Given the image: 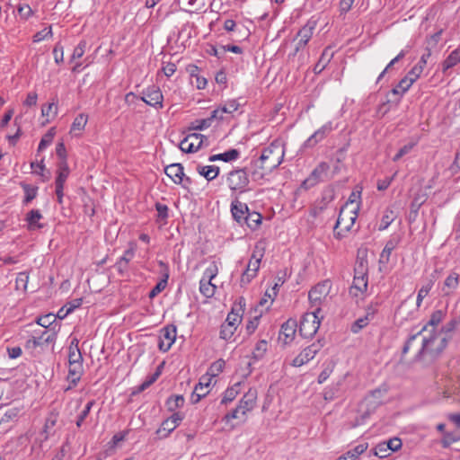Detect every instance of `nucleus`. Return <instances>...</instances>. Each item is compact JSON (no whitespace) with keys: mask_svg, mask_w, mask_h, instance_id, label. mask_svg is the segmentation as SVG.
<instances>
[{"mask_svg":"<svg viewBox=\"0 0 460 460\" xmlns=\"http://www.w3.org/2000/svg\"><path fill=\"white\" fill-rule=\"evenodd\" d=\"M28 279L29 276L26 272L18 273L15 279L16 289L26 290Z\"/></svg>","mask_w":460,"mask_h":460,"instance_id":"69168bd1","label":"nucleus"},{"mask_svg":"<svg viewBox=\"0 0 460 460\" xmlns=\"http://www.w3.org/2000/svg\"><path fill=\"white\" fill-rule=\"evenodd\" d=\"M69 365L83 364V356L80 349L75 350V348H68Z\"/></svg>","mask_w":460,"mask_h":460,"instance_id":"864d4df0","label":"nucleus"},{"mask_svg":"<svg viewBox=\"0 0 460 460\" xmlns=\"http://www.w3.org/2000/svg\"><path fill=\"white\" fill-rule=\"evenodd\" d=\"M330 169L326 162H321L310 173V175L302 182L301 187L308 190L323 181V175L326 174Z\"/></svg>","mask_w":460,"mask_h":460,"instance_id":"ddd939ff","label":"nucleus"},{"mask_svg":"<svg viewBox=\"0 0 460 460\" xmlns=\"http://www.w3.org/2000/svg\"><path fill=\"white\" fill-rule=\"evenodd\" d=\"M268 349V342L265 340L259 341L252 351V358L255 360L261 359Z\"/></svg>","mask_w":460,"mask_h":460,"instance_id":"79ce46f5","label":"nucleus"},{"mask_svg":"<svg viewBox=\"0 0 460 460\" xmlns=\"http://www.w3.org/2000/svg\"><path fill=\"white\" fill-rule=\"evenodd\" d=\"M197 171L201 176L210 181L218 176L220 169L216 165H198Z\"/></svg>","mask_w":460,"mask_h":460,"instance_id":"c85d7f7f","label":"nucleus"},{"mask_svg":"<svg viewBox=\"0 0 460 460\" xmlns=\"http://www.w3.org/2000/svg\"><path fill=\"white\" fill-rule=\"evenodd\" d=\"M262 216L259 212L248 210L243 224L250 229L256 230L261 224Z\"/></svg>","mask_w":460,"mask_h":460,"instance_id":"7c9ffc66","label":"nucleus"},{"mask_svg":"<svg viewBox=\"0 0 460 460\" xmlns=\"http://www.w3.org/2000/svg\"><path fill=\"white\" fill-rule=\"evenodd\" d=\"M176 428L177 427L173 424L172 420L167 418L162 422L160 428L156 430V434H158L161 438H167Z\"/></svg>","mask_w":460,"mask_h":460,"instance_id":"58836bf2","label":"nucleus"},{"mask_svg":"<svg viewBox=\"0 0 460 460\" xmlns=\"http://www.w3.org/2000/svg\"><path fill=\"white\" fill-rule=\"evenodd\" d=\"M240 103L238 102L237 100H230L228 102H226V104L222 107H220L221 109V114L222 113H233L235 111L238 110V108L240 107Z\"/></svg>","mask_w":460,"mask_h":460,"instance_id":"e2e57ef3","label":"nucleus"},{"mask_svg":"<svg viewBox=\"0 0 460 460\" xmlns=\"http://www.w3.org/2000/svg\"><path fill=\"white\" fill-rule=\"evenodd\" d=\"M94 404H95L94 400H91L85 404L84 410L79 413V415L77 417V420L75 422L77 428H80L83 425L84 421L88 417V415Z\"/></svg>","mask_w":460,"mask_h":460,"instance_id":"09e8293b","label":"nucleus"},{"mask_svg":"<svg viewBox=\"0 0 460 460\" xmlns=\"http://www.w3.org/2000/svg\"><path fill=\"white\" fill-rule=\"evenodd\" d=\"M411 81L407 78H402L399 83L391 90V93L397 96L396 101L399 102L401 97L410 89Z\"/></svg>","mask_w":460,"mask_h":460,"instance_id":"f704fd0d","label":"nucleus"},{"mask_svg":"<svg viewBox=\"0 0 460 460\" xmlns=\"http://www.w3.org/2000/svg\"><path fill=\"white\" fill-rule=\"evenodd\" d=\"M460 63V46L453 50L449 56L443 62V71H447L449 68L456 66Z\"/></svg>","mask_w":460,"mask_h":460,"instance_id":"c9c22d12","label":"nucleus"},{"mask_svg":"<svg viewBox=\"0 0 460 460\" xmlns=\"http://www.w3.org/2000/svg\"><path fill=\"white\" fill-rule=\"evenodd\" d=\"M87 120H88V117L85 114L81 113V114L77 115L71 125L70 132L73 133L75 131L84 130V128L87 123Z\"/></svg>","mask_w":460,"mask_h":460,"instance_id":"37998d69","label":"nucleus"},{"mask_svg":"<svg viewBox=\"0 0 460 460\" xmlns=\"http://www.w3.org/2000/svg\"><path fill=\"white\" fill-rule=\"evenodd\" d=\"M57 316L53 314H48L46 315H42L37 318L36 323L46 328V329H51L52 324L56 322Z\"/></svg>","mask_w":460,"mask_h":460,"instance_id":"8fccbe9b","label":"nucleus"},{"mask_svg":"<svg viewBox=\"0 0 460 460\" xmlns=\"http://www.w3.org/2000/svg\"><path fill=\"white\" fill-rule=\"evenodd\" d=\"M235 330L236 328L233 327V325L224 323L220 329V338L226 341L229 340L234 335Z\"/></svg>","mask_w":460,"mask_h":460,"instance_id":"0e129e2a","label":"nucleus"},{"mask_svg":"<svg viewBox=\"0 0 460 460\" xmlns=\"http://www.w3.org/2000/svg\"><path fill=\"white\" fill-rule=\"evenodd\" d=\"M245 305V301L243 297L239 298V309H235L234 307L232 311L227 314L225 323L233 325V327L236 328L237 325L242 321V314L240 312H243V306Z\"/></svg>","mask_w":460,"mask_h":460,"instance_id":"5701e85b","label":"nucleus"},{"mask_svg":"<svg viewBox=\"0 0 460 460\" xmlns=\"http://www.w3.org/2000/svg\"><path fill=\"white\" fill-rule=\"evenodd\" d=\"M141 101L156 109L163 108L164 96L159 87L152 86L142 92Z\"/></svg>","mask_w":460,"mask_h":460,"instance_id":"4468645a","label":"nucleus"},{"mask_svg":"<svg viewBox=\"0 0 460 460\" xmlns=\"http://www.w3.org/2000/svg\"><path fill=\"white\" fill-rule=\"evenodd\" d=\"M460 325V314H454L451 319L442 326L440 330V333H443L444 336L451 335L456 331V329Z\"/></svg>","mask_w":460,"mask_h":460,"instance_id":"473e14b6","label":"nucleus"},{"mask_svg":"<svg viewBox=\"0 0 460 460\" xmlns=\"http://www.w3.org/2000/svg\"><path fill=\"white\" fill-rule=\"evenodd\" d=\"M316 26L317 20L314 19V17H311L307 22L298 31L294 40H300L308 43L314 34Z\"/></svg>","mask_w":460,"mask_h":460,"instance_id":"6ab92c4d","label":"nucleus"},{"mask_svg":"<svg viewBox=\"0 0 460 460\" xmlns=\"http://www.w3.org/2000/svg\"><path fill=\"white\" fill-rule=\"evenodd\" d=\"M21 187L22 188L24 193H25V196H24V199L22 200V203L23 205H28L29 203H31L37 196V191H38V187L36 186H31L28 183H25V182H21L20 183Z\"/></svg>","mask_w":460,"mask_h":460,"instance_id":"e433bc0d","label":"nucleus"},{"mask_svg":"<svg viewBox=\"0 0 460 460\" xmlns=\"http://www.w3.org/2000/svg\"><path fill=\"white\" fill-rule=\"evenodd\" d=\"M320 313L321 308L317 307L314 312L303 314L299 324V333L302 337L308 339L315 335L321 325Z\"/></svg>","mask_w":460,"mask_h":460,"instance_id":"20e7f679","label":"nucleus"},{"mask_svg":"<svg viewBox=\"0 0 460 460\" xmlns=\"http://www.w3.org/2000/svg\"><path fill=\"white\" fill-rule=\"evenodd\" d=\"M328 292L327 283H319L309 291L308 298L313 305H318Z\"/></svg>","mask_w":460,"mask_h":460,"instance_id":"aec40b11","label":"nucleus"},{"mask_svg":"<svg viewBox=\"0 0 460 460\" xmlns=\"http://www.w3.org/2000/svg\"><path fill=\"white\" fill-rule=\"evenodd\" d=\"M257 391L255 389H249L244 394L243 398L239 402V409L242 410V416H245L248 411H251L256 404Z\"/></svg>","mask_w":460,"mask_h":460,"instance_id":"f3484780","label":"nucleus"},{"mask_svg":"<svg viewBox=\"0 0 460 460\" xmlns=\"http://www.w3.org/2000/svg\"><path fill=\"white\" fill-rule=\"evenodd\" d=\"M226 362L223 359H218L215 362H213L208 370V376L211 377H216L218 376L221 372H223L225 367Z\"/></svg>","mask_w":460,"mask_h":460,"instance_id":"3c124183","label":"nucleus"},{"mask_svg":"<svg viewBox=\"0 0 460 460\" xmlns=\"http://www.w3.org/2000/svg\"><path fill=\"white\" fill-rule=\"evenodd\" d=\"M394 220V211L386 209L384 216L382 217L380 226L378 229L380 231L385 230Z\"/></svg>","mask_w":460,"mask_h":460,"instance_id":"5fc2aeb1","label":"nucleus"},{"mask_svg":"<svg viewBox=\"0 0 460 460\" xmlns=\"http://www.w3.org/2000/svg\"><path fill=\"white\" fill-rule=\"evenodd\" d=\"M332 58L333 52L331 50V47H326L323 49L318 62L315 64L314 67V73L315 75L321 74L325 69V67L330 63Z\"/></svg>","mask_w":460,"mask_h":460,"instance_id":"393cba45","label":"nucleus"},{"mask_svg":"<svg viewBox=\"0 0 460 460\" xmlns=\"http://www.w3.org/2000/svg\"><path fill=\"white\" fill-rule=\"evenodd\" d=\"M354 276L368 277V263L366 256L358 255L354 267Z\"/></svg>","mask_w":460,"mask_h":460,"instance_id":"2f4dec72","label":"nucleus"},{"mask_svg":"<svg viewBox=\"0 0 460 460\" xmlns=\"http://www.w3.org/2000/svg\"><path fill=\"white\" fill-rule=\"evenodd\" d=\"M394 248L395 243H394V241L389 240L380 254L379 263H387L390 260V255Z\"/></svg>","mask_w":460,"mask_h":460,"instance_id":"49530a36","label":"nucleus"},{"mask_svg":"<svg viewBox=\"0 0 460 460\" xmlns=\"http://www.w3.org/2000/svg\"><path fill=\"white\" fill-rule=\"evenodd\" d=\"M424 203V199L420 197H415L410 206V212L408 215L409 223H412L416 220L418 212L421 205Z\"/></svg>","mask_w":460,"mask_h":460,"instance_id":"ea45409f","label":"nucleus"},{"mask_svg":"<svg viewBox=\"0 0 460 460\" xmlns=\"http://www.w3.org/2000/svg\"><path fill=\"white\" fill-rule=\"evenodd\" d=\"M240 156V152L237 149L231 148L225 153L213 155L208 157L209 162L223 161L226 163L234 161Z\"/></svg>","mask_w":460,"mask_h":460,"instance_id":"cd10ccee","label":"nucleus"},{"mask_svg":"<svg viewBox=\"0 0 460 460\" xmlns=\"http://www.w3.org/2000/svg\"><path fill=\"white\" fill-rule=\"evenodd\" d=\"M177 327L174 324H168L161 330L159 337L158 348L160 350L166 352L176 340Z\"/></svg>","mask_w":460,"mask_h":460,"instance_id":"f8f14e48","label":"nucleus"},{"mask_svg":"<svg viewBox=\"0 0 460 460\" xmlns=\"http://www.w3.org/2000/svg\"><path fill=\"white\" fill-rule=\"evenodd\" d=\"M385 442V447H387L389 451H392V452H395V451L399 450L402 445V440L396 437L390 438L389 440H386Z\"/></svg>","mask_w":460,"mask_h":460,"instance_id":"338daca9","label":"nucleus"},{"mask_svg":"<svg viewBox=\"0 0 460 460\" xmlns=\"http://www.w3.org/2000/svg\"><path fill=\"white\" fill-rule=\"evenodd\" d=\"M248 210L249 208L247 204L241 202L237 198H235L231 203L232 216L240 225H243Z\"/></svg>","mask_w":460,"mask_h":460,"instance_id":"a211bd4d","label":"nucleus"},{"mask_svg":"<svg viewBox=\"0 0 460 460\" xmlns=\"http://www.w3.org/2000/svg\"><path fill=\"white\" fill-rule=\"evenodd\" d=\"M217 274V267L213 264L204 272L203 278L199 282V291L206 297H211L214 296L217 287L212 284V279Z\"/></svg>","mask_w":460,"mask_h":460,"instance_id":"1a4fd4ad","label":"nucleus"},{"mask_svg":"<svg viewBox=\"0 0 460 460\" xmlns=\"http://www.w3.org/2000/svg\"><path fill=\"white\" fill-rule=\"evenodd\" d=\"M325 345L324 339H318L315 342L305 348L292 361L293 367H298L313 359Z\"/></svg>","mask_w":460,"mask_h":460,"instance_id":"423d86ee","label":"nucleus"},{"mask_svg":"<svg viewBox=\"0 0 460 460\" xmlns=\"http://www.w3.org/2000/svg\"><path fill=\"white\" fill-rule=\"evenodd\" d=\"M416 146V142H410V143H407L405 144L404 146H402L399 150L398 152L396 153V155L393 157V161L394 162H397L399 161L402 157H403L404 155H406L407 154H409L412 149L413 147Z\"/></svg>","mask_w":460,"mask_h":460,"instance_id":"4d7b16f0","label":"nucleus"},{"mask_svg":"<svg viewBox=\"0 0 460 460\" xmlns=\"http://www.w3.org/2000/svg\"><path fill=\"white\" fill-rule=\"evenodd\" d=\"M211 119H198L191 122L190 128L194 130H203L211 126Z\"/></svg>","mask_w":460,"mask_h":460,"instance_id":"6e6d98bb","label":"nucleus"},{"mask_svg":"<svg viewBox=\"0 0 460 460\" xmlns=\"http://www.w3.org/2000/svg\"><path fill=\"white\" fill-rule=\"evenodd\" d=\"M57 331L56 326L49 330H45L41 332L40 336H32L30 338L25 344L27 349H34L37 347L47 346L49 343H54L57 340Z\"/></svg>","mask_w":460,"mask_h":460,"instance_id":"6e6552de","label":"nucleus"},{"mask_svg":"<svg viewBox=\"0 0 460 460\" xmlns=\"http://www.w3.org/2000/svg\"><path fill=\"white\" fill-rule=\"evenodd\" d=\"M296 328V320L292 318L288 319L281 325L279 340L281 341L284 344L290 343L295 338Z\"/></svg>","mask_w":460,"mask_h":460,"instance_id":"dca6fc26","label":"nucleus"},{"mask_svg":"<svg viewBox=\"0 0 460 460\" xmlns=\"http://www.w3.org/2000/svg\"><path fill=\"white\" fill-rule=\"evenodd\" d=\"M17 11L21 18L25 20L29 19L33 14V11L29 4H19Z\"/></svg>","mask_w":460,"mask_h":460,"instance_id":"774afa93","label":"nucleus"},{"mask_svg":"<svg viewBox=\"0 0 460 460\" xmlns=\"http://www.w3.org/2000/svg\"><path fill=\"white\" fill-rule=\"evenodd\" d=\"M58 421V414L51 412L46 419L43 432L46 433L45 439L49 437V429H52Z\"/></svg>","mask_w":460,"mask_h":460,"instance_id":"052dcab7","label":"nucleus"},{"mask_svg":"<svg viewBox=\"0 0 460 460\" xmlns=\"http://www.w3.org/2000/svg\"><path fill=\"white\" fill-rule=\"evenodd\" d=\"M434 285V281L429 279L425 285H423L418 292L416 305L420 307L424 297L428 296Z\"/></svg>","mask_w":460,"mask_h":460,"instance_id":"de8ad7c7","label":"nucleus"},{"mask_svg":"<svg viewBox=\"0 0 460 460\" xmlns=\"http://www.w3.org/2000/svg\"><path fill=\"white\" fill-rule=\"evenodd\" d=\"M42 217V214L38 209H31L27 213L25 220L28 222V229L31 231L42 229L44 225L39 222Z\"/></svg>","mask_w":460,"mask_h":460,"instance_id":"bb28decb","label":"nucleus"},{"mask_svg":"<svg viewBox=\"0 0 460 460\" xmlns=\"http://www.w3.org/2000/svg\"><path fill=\"white\" fill-rule=\"evenodd\" d=\"M367 448V443H363L356 446L352 450L346 453L351 460H355L358 456L363 454Z\"/></svg>","mask_w":460,"mask_h":460,"instance_id":"680f3d73","label":"nucleus"},{"mask_svg":"<svg viewBox=\"0 0 460 460\" xmlns=\"http://www.w3.org/2000/svg\"><path fill=\"white\" fill-rule=\"evenodd\" d=\"M335 191L332 187H327L322 191L321 199L317 200L310 211V215L314 217H318L324 211L328 205L334 199Z\"/></svg>","mask_w":460,"mask_h":460,"instance_id":"9b49d317","label":"nucleus"},{"mask_svg":"<svg viewBox=\"0 0 460 460\" xmlns=\"http://www.w3.org/2000/svg\"><path fill=\"white\" fill-rule=\"evenodd\" d=\"M333 130L332 123L327 122L311 135L303 144L304 148H312L323 140Z\"/></svg>","mask_w":460,"mask_h":460,"instance_id":"2eb2a0df","label":"nucleus"},{"mask_svg":"<svg viewBox=\"0 0 460 460\" xmlns=\"http://www.w3.org/2000/svg\"><path fill=\"white\" fill-rule=\"evenodd\" d=\"M240 385V383L235 384L234 386L227 388L223 395L221 400V404H227L228 402L234 401L236 395L239 393L237 387Z\"/></svg>","mask_w":460,"mask_h":460,"instance_id":"c03bdc74","label":"nucleus"},{"mask_svg":"<svg viewBox=\"0 0 460 460\" xmlns=\"http://www.w3.org/2000/svg\"><path fill=\"white\" fill-rule=\"evenodd\" d=\"M422 71L423 66L420 65H415L404 77L410 80L411 85H412V84L420 77Z\"/></svg>","mask_w":460,"mask_h":460,"instance_id":"bf43d9fd","label":"nucleus"},{"mask_svg":"<svg viewBox=\"0 0 460 460\" xmlns=\"http://www.w3.org/2000/svg\"><path fill=\"white\" fill-rule=\"evenodd\" d=\"M184 397L182 395H171L166 400V406L168 411H175L177 409L181 408L184 404Z\"/></svg>","mask_w":460,"mask_h":460,"instance_id":"a19ab883","label":"nucleus"},{"mask_svg":"<svg viewBox=\"0 0 460 460\" xmlns=\"http://www.w3.org/2000/svg\"><path fill=\"white\" fill-rule=\"evenodd\" d=\"M358 206H354L349 211H347V206L341 208L337 222L333 227V234L336 239H342L350 231L358 217Z\"/></svg>","mask_w":460,"mask_h":460,"instance_id":"7ed1b4c3","label":"nucleus"},{"mask_svg":"<svg viewBox=\"0 0 460 460\" xmlns=\"http://www.w3.org/2000/svg\"><path fill=\"white\" fill-rule=\"evenodd\" d=\"M83 364L69 365L67 380L72 385L75 386L83 374Z\"/></svg>","mask_w":460,"mask_h":460,"instance_id":"72a5a7b5","label":"nucleus"},{"mask_svg":"<svg viewBox=\"0 0 460 460\" xmlns=\"http://www.w3.org/2000/svg\"><path fill=\"white\" fill-rule=\"evenodd\" d=\"M249 182L246 168L233 170L228 173L227 183L233 191H238L239 193L247 191Z\"/></svg>","mask_w":460,"mask_h":460,"instance_id":"39448f33","label":"nucleus"},{"mask_svg":"<svg viewBox=\"0 0 460 460\" xmlns=\"http://www.w3.org/2000/svg\"><path fill=\"white\" fill-rule=\"evenodd\" d=\"M440 334V332H433L429 337L423 339L422 346L416 355V359L420 360L426 355H429L431 359L440 356L451 340V335L439 337Z\"/></svg>","mask_w":460,"mask_h":460,"instance_id":"f03ea898","label":"nucleus"},{"mask_svg":"<svg viewBox=\"0 0 460 460\" xmlns=\"http://www.w3.org/2000/svg\"><path fill=\"white\" fill-rule=\"evenodd\" d=\"M207 137L199 133H192L184 137L180 143V149L184 153H194L201 148Z\"/></svg>","mask_w":460,"mask_h":460,"instance_id":"9d476101","label":"nucleus"},{"mask_svg":"<svg viewBox=\"0 0 460 460\" xmlns=\"http://www.w3.org/2000/svg\"><path fill=\"white\" fill-rule=\"evenodd\" d=\"M164 172L175 184H180L183 181L184 168L181 164L167 165L164 168Z\"/></svg>","mask_w":460,"mask_h":460,"instance_id":"4be33fe9","label":"nucleus"},{"mask_svg":"<svg viewBox=\"0 0 460 460\" xmlns=\"http://www.w3.org/2000/svg\"><path fill=\"white\" fill-rule=\"evenodd\" d=\"M460 436H458L455 432H444L443 438L441 439V446L443 448H448L452 443L459 441Z\"/></svg>","mask_w":460,"mask_h":460,"instance_id":"603ef678","label":"nucleus"},{"mask_svg":"<svg viewBox=\"0 0 460 460\" xmlns=\"http://www.w3.org/2000/svg\"><path fill=\"white\" fill-rule=\"evenodd\" d=\"M459 284V275L456 272H451L444 281L441 291L444 296H450L455 292Z\"/></svg>","mask_w":460,"mask_h":460,"instance_id":"b1692460","label":"nucleus"},{"mask_svg":"<svg viewBox=\"0 0 460 460\" xmlns=\"http://www.w3.org/2000/svg\"><path fill=\"white\" fill-rule=\"evenodd\" d=\"M382 400H375L373 399V397H369L368 395H367L359 404V415L356 417L354 426L363 424L366 421V420L368 419L370 415L373 414L380 405H382Z\"/></svg>","mask_w":460,"mask_h":460,"instance_id":"0eeeda50","label":"nucleus"},{"mask_svg":"<svg viewBox=\"0 0 460 460\" xmlns=\"http://www.w3.org/2000/svg\"><path fill=\"white\" fill-rule=\"evenodd\" d=\"M445 315H446V314L442 310H436V311H434L431 314L429 320L421 328V330L420 332H422L426 331L429 326H431V327L435 328L436 326H438L442 322V320L444 319Z\"/></svg>","mask_w":460,"mask_h":460,"instance_id":"4c0bfd02","label":"nucleus"},{"mask_svg":"<svg viewBox=\"0 0 460 460\" xmlns=\"http://www.w3.org/2000/svg\"><path fill=\"white\" fill-rule=\"evenodd\" d=\"M374 314H375V310L368 308L367 313L364 317L358 318L352 323V325L350 327V331L353 333L359 332L364 327H366L369 323L370 316H371V318H373Z\"/></svg>","mask_w":460,"mask_h":460,"instance_id":"c756f323","label":"nucleus"},{"mask_svg":"<svg viewBox=\"0 0 460 460\" xmlns=\"http://www.w3.org/2000/svg\"><path fill=\"white\" fill-rule=\"evenodd\" d=\"M55 136V128H51L48 130V132L42 137L40 142L38 146V153L43 151L49 145H50L53 141Z\"/></svg>","mask_w":460,"mask_h":460,"instance_id":"a18cd8bd","label":"nucleus"},{"mask_svg":"<svg viewBox=\"0 0 460 460\" xmlns=\"http://www.w3.org/2000/svg\"><path fill=\"white\" fill-rule=\"evenodd\" d=\"M373 455L378 456L379 458H385L390 455L389 449L385 447V442H380L377 444L373 449Z\"/></svg>","mask_w":460,"mask_h":460,"instance_id":"13d9d810","label":"nucleus"},{"mask_svg":"<svg viewBox=\"0 0 460 460\" xmlns=\"http://www.w3.org/2000/svg\"><path fill=\"white\" fill-rule=\"evenodd\" d=\"M285 151L278 140L271 142L267 147H264L261 156L254 162V165L263 171L258 170L252 172L254 181L263 179L265 172H270L278 168L284 158Z\"/></svg>","mask_w":460,"mask_h":460,"instance_id":"f257e3e1","label":"nucleus"},{"mask_svg":"<svg viewBox=\"0 0 460 460\" xmlns=\"http://www.w3.org/2000/svg\"><path fill=\"white\" fill-rule=\"evenodd\" d=\"M159 265L164 268L163 270V278L156 283V285L150 290L148 296L150 298L155 297L158 294H160L167 286L168 279H169V269L166 263L160 261Z\"/></svg>","mask_w":460,"mask_h":460,"instance_id":"412c9836","label":"nucleus"},{"mask_svg":"<svg viewBox=\"0 0 460 460\" xmlns=\"http://www.w3.org/2000/svg\"><path fill=\"white\" fill-rule=\"evenodd\" d=\"M368 283V277L362 278L361 276H354L353 284L349 288V294L352 296H358V294H363L367 291Z\"/></svg>","mask_w":460,"mask_h":460,"instance_id":"a878e982","label":"nucleus"}]
</instances>
